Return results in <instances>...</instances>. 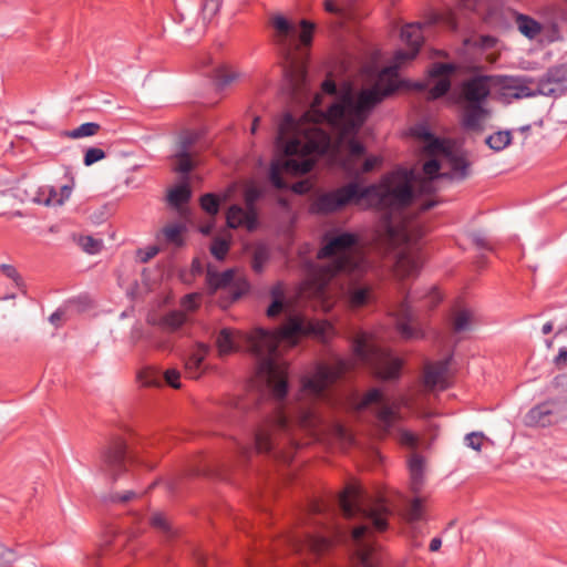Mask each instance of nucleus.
Segmentation results:
<instances>
[{
    "label": "nucleus",
    "mask_w": 567,
    "mask_h": 567,
    "mask_svg": "<svg viewBox=\"0 0 567 567\" xmlns=\"http://www.w3.org/2000/svg\"><path fill=\"white\" fill-rule=\"evenodd\" d=\"M333 327L324 320L308 321L300 316H291L276 330L256 328L250 333L224 328L217 336V347L221 355L247 350L257 363L258 377L266 382L277 403L274 414L267 417L255 431L254 449L258 453H272L288 463L293 457L300 442L297 433L307 432L319 437L323 420L313 402H324L329 398V386L352 370L357 362L369 365L374 373L385 380L400 375L402 360L379 344L372 333L360 331L352 341L353 359L338 358L332 364H321L305 377L301 383L299 402L296 406H282L281 400L288 392L287 365L278 361V347L285 343L292 347L298 339L312 336L327 340Z\"/></svg>",
    "instance_id": "1"
},
{
    "label": "nucleus",
    "mask_w": 567,
    "mask_h": 567,
    "mask_svg": "<svg viewBox=\"0 0 567 567\" xmlns=\"http://www.w3.org/2000/svg\"><path fill=\"white\" fill-rule=\"evenodd\" d=\"M379 89H363L355 96L347 93L326 112L318 109L321 96L316 94L311 109L300 121L286 114L276 138V147L282 157L271 163V184L278 189L288 188L282 174L297 176L309 173L318 155L338 152L342 147L349 153L344 161L347 172L360 175L373 171L381 163L378 156L365 158L361 168H355L354 161L364 154V146L355 136L375 105L391 95L394 87L392 85L383 92Z\"/></svg>",
    "instance_id": "2"
},
{
    "label": "nucleus",
    "mask_w": 567,
    "mask_h": 567,
    "mask_svg": "<svg viewBox=\"0 0 567 567\" xmlns=\"http://www.w3.org/2000/svg\"><path fill=\"white\" fill-rule=\"evenodd\" d=\"M413 172L395 169L382 177L379 184L362 186L350 182L341 187L326 192L317 197L313 209L321 214H331L348 205L367 200L388 216V244L395 257L394 270L401 278L419 274L424 262L420 239L424 236L423 227L411 220L395 221L393 215H401L413 200Z\"/></svg>",
    "instance_id": "3"
},
{
    "label": "nucleus",
    "mask_w": 567,
    "mask_h": 567,
    "mask_svg": "<svg viewBox=\"0 0 567 567\" xmlns=\"http://www.w3.org/2000/svg\"><path fill=\"white\" fill-rule=\"evenodd\" d=\"M338 503L346 518L358 516L363 520L351 534L357 567H381L382 557L373 532H383L388 528L391 511L385 499L378 498L369 505H363L360 491L349 486L339 496Z\"/></svg>",
    "instance_id": "4"
},
{
    "label": "nucleus",
    "mask_w": 567,
    "mask_h": 567,
    "mask_svg": "<svg viewBox=\"0 0 567 567\" xmlns=\"http://www.w3.org/2000/svg\"><path fill=\"white\" fill-rule=\"evenodd\" d=\"M357 246L358 236L352 233L324 236V244L317 254L318 259H327L320 269L323 284L343 272L357 271L365 265Z\"/></svg>",
    "instance_id": "5"
},
{
    "label": "nucleus",
    "mask_w": 567,
    "mask_h": 567,
    "mask_svg": "<svg viewBox=\"0 0 567 567\" xmlns=\"http://www.w3.org/2000/svg\"><path fill=\"white\" fill-rule=\"evenodd\" d=\"M494 75L477 74L461 82L457 104L462 106L461 123L467 131L481 132L484 122L489 117L485 103L495 86Z\"/></svg>",
    "instance_id": "6"
},
{
    "label": "nucleus",
    "mask_w": 567,
    "mask_h": 567,
    "mask_svg": "<svg viewBox=\"0 0 567 567\" xmlns=\"http://www.w3.org/2000/svg\"><path fill=\"white\" fill-rule=\"evenodd\" d=\"M372 405L375 424L384 436L392 434L395 423L401 421V409H411L413 401L408 394H401L396 399L385 396L379 389H371L357 404V410H364Z\"/></svg>",
    "instance_id": "7"
},
{
    "label": "nucleus",
    "mask_w": 567,
    "mask_h": 567,
    "mask_svg": "<svg viewBox=\"0 0 567 567\" xmlns=\"http://www.w3.org/2000/svg\"><path fill=\"white\" fill-rule=\"evenodd\" d=\"M402 40L409 45V51L399 50L394 55V65L384 69L377 83L372 87H380V92L393 85V92L399 87L398 69L406 61L413 60L422 43L423 33L420 23H410L402 28L401 31Z\"/></svg>",
    "instance_id": "8"
},
{
    "label": "nucleus",
    "mask_w": 567,
    "mask_h": 567,
    "mask_svg": "<svg viewBox=\"0 0 567 567\" xmlns=\"http://www.w3.org/2000/svg\"><path fill=\"white\" fill-rule=\"evenodd\" d=\"M132 460L127 454V445L121 437L113 439L101 452V471L115 481L127 471V464Z\"/></svg>",
    "instance_id": "9"
},
{
    "label": "nucleus",
    "mask_w": 567,
    "mask_h": 567,
    "mask_svg": "<svg viewBox=\"0 0 567 567\" xmlns=\"http://www.w3.org/2000/svg\"><path fill=\"white\" fill-rule=\"evenodd\" d=\"M364 271L365 265L360 267L357 271L340 275L347 277L343 295L349 307L353 309L367 306L374 300L372 285L362 280Z\"/></svg>",
    "instance_id": "10"
},
{
    "label": "nucleus",
    "mask_w": 567,
    "mask_h": 567,
    "mask_svg": "<svg viewBox=\"0 0 567 567\" xmlns=\"http://www.w3.org/2000/svg\"><path fill=\"white\" fill-rule=\"evenodd\" d=\"M495 86L499 89L504 97L526 99L540 95L537 80L527 76H496Z\"/></svg>",
    "instance_id": "11"
},
{
    "label": "nucleus",
    "mask_w": 567,
    "mask_h": 567,
    "mask_svg": "<svg viewBox=\"0 0 567 567\" xmlns=\"http://www.w3.org/2000/svg\"><path fill=\"white\" fill-rule=\"evenodd\" d=\"M331 540L324 536L305 533L290 539V546L303 559L316 560L331 548Z\"/></svg>",
    "instance_id": "12"
},
{
    "label": "nucleus",
    "mask_w": 567,
    "mask_h": 567,
    "mask_svg": "<svg viewBox=\"0 0 567 567\" xmlns=\"http://www.w3.org/2000/svg\"><path fill=\"white\" fill-rule=\"evenodd\" d=\"M567 415V406L564 402L547 401L533 408L527 419L530 424L547 426L556 423Z\"/></svg>",
    "instance_id": "13"
},
{
    "label": "nucleus",
    "mask_w": 567,
    "mask_h": 567,
    "mask_svg": "<svg viewBox=\"0 0 567 567\" xmlns=\"http://www.w3.org/2000/svg\"><path fill=\"white\" fill-rule=\"evenodd\" d=\"M540 95L558 96L567 89V65L560 64L550 68L545 76L537 81Z\"/></svg>",
    "instance_id": "14"
},
{
    "label": "nucleus",
    "mask_w": 567,
    "mask_h": 567,
    "mask_svg": "<svg viewBox=\"0 0 567 567\" xmlns=\"http://www.w3.org/2000/svg\"><path fill=\"white\" fill-rule=\"evenodd\" d=\"M411 300L412 297L408 296L400 305L396 312V327L404 339H419L423 337V333L420 328L413 324L414 316L410 306Z\"/></svg>",
    "instance_id": "15"
},
{
    "label": "nucleus",
    "mask_w": 567,
    "mask_h": 567,
    "mask_svg": "<svg viewBox=\"0 0 567 567\" xmlns=\"http://www.w3.org/2000/svg\"><path fill=\"white\" fill-rule=\"evenodd\" d=\"M450 359L429 363L425 365L423 382L426 389L444 390L449 386L447 371Z\"/></svg>",
    "instance_id": "16"
},
{
    "label": "nucleus",
    "mask_w": 567,
    "mask_h": 567,
    "mask_svg": "<svg viewBox=\"0 0 567 567\" xmlns=\"http://www.w3.org/2000/svg\"><path fill=\"white\" fill-rule=\"evenodd\" d=\"M455 71V66L450 63H435L430 70L431 78H440L439 81L430 89L429 97L436 100L445 95L450 87L451 81L447 78L449 74Z\"/></svg>",
    "instance_id": "17"
},
{
    "label": "nucleus",
    "mask_w": 567,
    "mask_h": 567,
    "mask_svg": "<svg viewBox=\"0 0 567 567\" xmlns=\"http://www.w3.org/2000/svg\"><path fill=\"white\" fill-rule=\"evenodd\" d=\"M285 74L289 81L293 97L297 99L307 91V70L302 62L291 60L285 69Z\"/></svg>",
    "instance_id": "18"
},
{
    "label": "nucleus",
    "mask_w": 567,
    "mask_h": 567,
    "mask_svg": "<svg viewBox=\"0 0 567 567\" xmlns=\"http://www.w3.org/2000/svg\"><path fill=\"white\" fill-rule=\"evenodd\" d=\"M227 225L230 228H237L244 226L249 230H252L257 225V212L248 210L238 205L229 207L226 214Z\"/></svg>",
    "instance_id": "19"
},
{
    "label": "nucleus",
    "mask_w": 567,
    "mask_h": 567,
    "mask_svg": "<svg viewBox=\"0 0 567 567\" xmlns=\"http://www.w3.org/2000/svg\"><path fill=\"white\" fill-rule=\"evenodd\" d=\"M208 352V348L204 344L197 346V348L187 357L185 360V373L189 379H198L205 368L204 360Z\"/></svg>",
    "instance_id": "20"
},
{
    "label": "nucleus",
    "mask_w": 567,
    "mask_h": 567,
    "mask_svg": "<svg viewBox=\"0 0 567 567\" xmlns=\"http://www.w3.org/2000/svg\"><path fill=\"white\" fill-rule=\"evenodd\" d=\"M408 465L411 491L417 494L421 492L424 484L425 460L419 454H412Z\"/></svg>",
    "instance_id": "21"
},
{
    "label": "nucleus",
    "mask_w": 567,
    "mask_h": 567,
    "mask_svg": "<svg viewBox=\"0 0 567 567\" xmlns=\"http://www.w3.org/2000/svg\"><path fill=\"white\" fill-rule=\"evenodd\" d=\"M446 163L450 169L442 173V176L450 179L463 181L470 175V163L465 157L447 153Z\"/></svg>",
    "instance_id": "22"
},
{
    "label": "nucleus",
    "mask_w": 567,
    "mask_h": 567,
    "mask_svg": "<svg viewBox=\"0 0 567 567\" xmlns=\"http://www.w3.org/2000/svg\"><path fill=\"white\" fill-rule=\"evenodd\" d=\"M233 281H235V270L227 269L223 272H218L214 270L212 266L207 267L206 282L210 292L229 288Z\"/></svg>",
    "instance_id": "23"
},
{
    "label": "nucleus",
    "mask_w": 567,
    "mask_h": 567,
    "mask_svg": "<svg viewBox=\"0 0 567 567\" xmlns=\"http://www.w3.org/2000/svg\"><path fill=\"white\" fill-rule=\"evenodd\" d=\"M440 163L436 159H429L423 164V173L425 175L419 183V190L421 193L430 194L434 190V179L443 177L440 171Z\"/></svg>",
    "instance_id": "24"
},
{
    "label": "nucleus",
    "mask_w": 567,
    "mask_h": 567,
    "mask_svg": "<svg viewBox=\"0 0 567 567\" xmlns=\"http://www.w3.org/2000/svg\"><path fill=\"white\" fill-rule=\"evenodd\" d=\"M271 303L267 309V316L275 318L280 315L286 306V287L284 282L279 281L270 289Z\"/></svg>",
    "instance_id": "25"
},
{
    "label": "nucleus",
    "mask_w": 567,
    "mask_h": 567,
    "mask_svg": "<svg viewBox=\"0 0 567 567\" xmlns=\"http://www.w3.org/2000/svg\"><path fill=\"white\" fill-rule=\"evenodd\" d=\"M474 321V312L471 309L462 308L453 313L451 327L454 332L460 333L470 330Z\"/></svg>",
    "instance_id": "26"
},
{
    "label": "nucleus",
    "mask_w": 567,
    "mask_h": 567,
    "mask_svg": "<svg viewBox=\"0 0 567 567\" xmlns=\"http://www.w3.org/2000/svg\"><path fill=\"white\" fill-rule=\"evenodd\" d=\"M187 321V316L182 310H173L164 315L159 320L163 330L175 332L179 330Z\"/></svg>",
    "instance_id": "27"
},
{
    "label": "nucleus",
    "mask_w": 567,
    "mask_h": 567,
    "mask_svg": "<svg viewBox=\"0 0 567 567\" xmlns=\"http://www.w3.org/2000/svg\"><path fill=\"white\" fill-rule=\"evenodd\" d=\"M272 25L278 32V43L282 47H287V50L289 51L288 39L289 37L295 35V27L281 16H277L272 19Z\"/></svg>",
    "instance_id": "28"
},
{
    "label": "nucleus",
    "mask_w": 567,
    "mask_h": 567,
    "mask_svg": "<svg viewBox=\"0 0 567 567\" xmlns=\"http://www.w3.org/2000/svg\"><path fill=\"white\" fill-rule=\"evenodd\" d=\"M516 23L520 33L528 39H535L542 32V25L530 17L518 14Z\"/></svg>",
    "instance_id": "29"
},
{
    "label": "nucleus",
    "mask_w": 567,
    "mask_h": 567,
    "mask_svg": "<svg viewBox=\"0 0 567 567\" xmlns=\"http://www.w3.org/2000/svg\"><path fill=\"white\" fill-rule=\"evenodd\" d=\"M100 130H101L100 124L94 123V122H87V123L80 125L79 127H76L74 130L62 132L61 136L72 138V140H79V138H83V137L93 136V135L97 134Z\"/></svg>",
    "instance_id": "30"
},
{
    "label": "nucleus",
    "mask_w": 567,
    "mask_h": 567,
    "mask_svg": "<svg viewBox=\"0 0 567 567\" xmlns=\"http://www.w3.org/2000/svg\"><path fill=\"white\" fill-rule=\"evenodd\" d=\"M404 517L409 523H415L424 519L423 498L414 497L404 508Z\"/></svg>",
    "instance_id": "31"
},
{
    "label": "nucleus",
    "mask_w": 567,
    "mask_h": 567,
    "mask_svg": "<svg viewBox=\"0 0 567 567\" xmlns=\"http://www.w3.org/2000/svg\"><path fill=\"white\" fill-rule=\"evenodd\" d=\"M138 381L144 386H161L163 383L161 372L155 368H144L137 374Z\"/></svg>",
    "instance_id": "32"
},
{
    "label": "nucleus",
    "mask_w": 567,
    "mask_h": 567,
    "mask_svg": "<svg viewBox=\"0 0 567 567\" xmlns=\"http://www.w3.org/2000/svg\"><path fill=\"white\" fill-rule=\"evenodd\" d=\"M512 135L509 131H499L486 138V144L494 151H503L511 144Z\"/></svg>",
    "instance_id": "33"
},
{
    "label": "nucleus",
    "mask_w": 567,
    "mask_h": 567,
    "mask_svg": "<svg viewBox=\"0 0 567 567\" xmlns=\"http://www.w3.org/2000/svg\"><path fill=\"white\" fill-rule=\"evenodd\" d=\"M190 188L187 184H183L176 186L168 193V202L171 205L175 207H179L181 205L187 203L190 198Z\"/></svg>",
    "instance_id": "34"
},
{
    "label": "nucleus",
    "mask_w": 567,
    "mask_h": 567,
    "mask_svg": "<svg viewBox=\"0 0 567 567\" xmlns=\"http://www.w3.org/2000/svg\"><path fill=\"white\" fill-rule=\"evenodd\" d=\"M174 158L176 162L174 169L178 173L188 174L195 166L193 153L176 152Z\"/></svg>",
    "instance_id": "35"
},
{
    "label": "nucleus",
    "mask_w": 567,
    "mask_h": 567,
    "mask_svg": "<svg viewBox=\"0 0 567 567\" xmlns=\"http://www.w3.org/2000/svg\"><path fill=\"white\" fill-rule=\"evenodd\" d=\"M162 231L167 243L175 246H181L183 244L182 234L184 231V226L179 224H172L164 227Z\"/></svg>",
    "instance_id": "36"
},
{
    "label": "nucleus",
    "mask_w": 567,
    "mask_h": 567,
    "mask_svg": "<svg viewBox=\"0 0 567 567\" xmlns=\"http://www.w3.org/2000/svg\"><path fill=\"white\" fill-rule=\"evenodd\" d=\"M150 524L153 528L165 534L166 536L173 535L171 524L163 513L157 512L152 514V516L150 517Z\"/></svg>",
    "instance_id": "37"
},
{
    "label": "nucleus",
    "mask_w": 567,
    "mask_h": 567,
    "mask_svg": "<svg viewBox=\"0 0 567 567\" xmlns=\"http://www.w3.org/2000/svg\"><path fill=\"white\" fill-rule=\"evenodd\" d=\"M269 259V251L265 246H258L252 255L251 268L255 272L260 274Z\"/></svg>",
    "instance_id": "38"
},
{
    "label": "nucleus",
    "mask_w": 567,
    "mask_h": 567,
    "mask_svg": "<svg viewBox=\"0 0 567 567\" xmlns=\"http://www.w3.org/2000/svg\"><path fill=\"white\" fill-rule=\"evenodd\" d=\"M198 140V134L195 132L183 133L177 142L176 152L193 153L192 148Z\"/></svg>",
    "instance_id": "39"
},
{
    "label": "nucleus",
    "mask_w": 567,
    "mask_h": 567,
    "mask_svg": "<svg viewBox=\"0 0 567 567\" xmlns=\"http://www.w3.org/2000/svg\"><path fill=\"white\" fill-rule=\"evenodd\" d=\"M220 200L214 194H205L200 197V207L210 216H215L219 210Z\"/></svg>",
    "instance_id": "40"
},
{
    "label": "nucleus",
    "mask_w": 567,
    "mask_h": 567,
    "mask_svg": "<svg viewBox=\"0 0 567 567\" xmlns=\"http://www.w3.org/2000/svg\"><path fill=\"white\" fill-rule=\"evenodd\" d=\"M238 78L237 72L231 71L225 66L218 68L215 71V79L217 82L218 87L223 89L226 85L230 84L233 81H235Z\"/></svg>",
    "instance_id": "41"
},
{
    "label": "nucleus",
    "mask_w": 567,
    "mask_h": 567,
    "mask_svg": "<svg viewBox=\"0 0 567 567\" xmlns=\"http://www.w3.org/2000/svg\"><path fill=\"white\" fill-rule=\"evenodd\" d=\"M0 271L8 279L12 280L17 288L22 289L24 287L22 277L20 276L19 271L17 270V268L14 266L8 265V264H1L0 265Z\"/></svg>",
    "instance_id": "42"
},
{
    "label": "nucleus",
    "mask_w": 567,
    "mask_h": 567,
    "mask_svg": "<svg viewBox=\"0 0 567 567\" xmlns=\"http://www.w3.org/2000/svg\"><path fill=\"white\" fill-rule=\"evenodd\" d=\"M229 250V243L221 238H215L210 246V252L217 260H223Z\"/></svg>",
    "instance_id": "43"
},
{
    "label": "nucleus",
    "mask_w": 567,
    "mask_h": 567,
    "mask_svg": "<svg viewBox=\"0 0 567 567\" xmlns=\"http://www.w3.org/2000/svg\"><path fill=\"white\" fill-rule=\"evenodd\" d=\"M398 440L402 445L411 449H415L419 443V437L414 433L404 429L398 430Z\"/></svg>",
    "instance_id": "44"
},
{
    "label": "nucleus",
    "mask_w": 567,
    "mask_h": 567,
    "mask_svg": "<svg viewBox=\"0 0 567 567\" xmlns=\"http://www.w3.org/2000/svg\"><path fill=\"white\" fill-rule=\"evenodd\" d=\"M261 192L259 188L251 186L248 187L245 192V204L248 210H256V202L260 198Z\"/></svg>",
    "instance_id": "45"
},
{
    "label": "nucleus",
    "mask_w": 567,
    "mask_h": 567,
    "mask_svg": "<svg viewBox=\"0 0 567 567\" xmlns=\"http://www.w3.org/2000/svg\"><path fill=\"white\" fill-rule=\"evenodd\" d=\"M301 32L299 34V40L303 45H310L312 41V33L315 30V24L309 22L308 20L300 21Z\"/></svg>",
    "instance_id": "46"
},
{
    "label": "nucleus",
    "mask_w": 567,
    "mask_h": 567,
    "mask_svg": "<svg viewBox=\"0 0 567 567\" xmlns=\"http://www.w3.org/2000/svg\"><path fill=\"white\" fill-rule=\"evenodd\" d=\"M104 157H105V152L102 148L90 147L86 150V152L84 154L83 162H84L85 166H91L94 163L103 159Z\"/></svg>",
    "instance_id": "47"
},
{
    "label": "nucleus",
    "mask_w": 567,
    "mask_h": 567,
    "mask_svg": "<svg viewBox=\"0 0 567 567\" xmlns=\"http://www.w3.org/2000/svg\"><path fill=\"white\" fill-rule=\"evenodd\" d=\"M17 560L16 553L0 545V567H7Z\"/></svg>",
    "instance_id": "48"
},
{
    "label": "nucleus",
    "mask_w": 567,
    "mask_h": 567,
    "mask_svg": "<svg viewBox=\"0 0 567 567\" xmlns=\"http://www.w3.org/2000/svg\"><path fill=\"white\" fill-rule=\"evenodd\" d=\"M164 380L165 382L174 388V389H179L181 388V382H179V378H181V373L178 370L176 369H168L164 372Z\"/></svg>",
    "instance_id": "49"
},
{
    "label": "nucleus",
    "mask_w": 567,
    "mask_h": 567,
    "mask_svg": "<svg viewBox=\"0 0 567 567\" xmlns=\"http://www.w3.org/2000/svg\"><path fill=\"white\" fill-rule=\"evenodd\" d=\"M484 435L482 433L472 432L465 436L466 445L475 451H481Z\"/></svg>",
    "instance_id": "50"
},
{
    "label": "nucleus",
    "mask_w": 567,
    "mask_h": 567,
    "mask_svg": "<svg viewBox=\"0 0 567 567\" xmlns=\"http://www.w3.org/2000/svg\"><path fill=\"white\" fill-rule=\"evenodd\" d=\"M442 300V296L436 288H432L426 296H424L425 306L434 308Z\"/></svg>",
    "instance_id": "51"
},
{
    "label": "nucleus",
    "mask_w": 567,
    "mask_h": 567,
    "mask_svg": "<svg viewBox=\"0 0 567 567\" xmlns=\"http://www.w3.org/2000/svg\"><path fill=\"white\" fill-rule=\"evenodd\" d=\"M198 298L197 293H190L185 296L182 299V307L187 311H193L198 307Z\"/></svg>",
    "instance_id": "52"
},
{
    "label": "nucleus",
    "mask_w": 567,
    "mask_h": 567,
    "mask_svg": "<svg viewBox=\"0 0 567 567\" xmlns=\"http://www.w3.org/2000/svg\"><path fill=\"white\" fill-rule=\"evenodd\" d=\"M82 246L85 251L90 254H95L100 250L101 243L87 236L82 239Z\"/></svg>",
    "instance_id": "53"
},
{
    "label": "nucleus",
    "mask_w": 567,
    "mask_h": 567,
    "mask_svg": "<svg viewBox=\"0 0 567 567\" xmlns=\"http://www.w3.org/2000/svg\"><path fill=\"white\" fill-rule=\"evenodd\" d=\"M158 254L156 246L147 247L146 249H140L137 257L142 262H147Z\"/></svg>",
    "instance_id": "54"
},
{
    "label": "nucleus",
    "mask_w": 567,
    "mask_h": 567,
    "mask_svg": "<svg viewBox=\"0 0 567 567\" xmlns=\"http://www.w3.org/2000/svg\"><path fill=\"white\" fill-rule=\"evenodd\" d=\"M333 431H334V434L336 436L344 442V443H348V444H351L352 443V436L351 434L348 432V430L342 426L341 424H334L333 425Z\"/></svg>",
    "instance_id": "55"
},
{
    "label": "nucleus",
    "mask_w": 567,
    "mask_h": 567,
    "mask_svg": "<svg viewBox=\"0 0 567 567\" xmlns=\"http://www.w3.org/2000/svg\"><path fill=\"white\" fill-rule=\"evenodd\" d=\"M219 0H207L203 6L205 17H214L219 10Z\"/></svg>",
    "instance_id": "56"
},
{
    "label": "nucleus",
    "mask_w": 567,
    "mask_h": 567,
    "mask_svg": "<svg viewBox=\"0 0 567 567\" xmlns=\"http://www.w3.org/2000/svg\"><path fill=\"white\" fill-rule=\"evenodd\" d=\"M430 138H431V142L427 146L429 151L431 153H444L445 155L447 154L446 150H445V146H444V143L439 140V138H434L432 137V135H427Z\"/></svg>",
    "instance_id": "57"
},
{
    "label": "nucleus",
    "mask_w": 567,
    "mask_h": 567,
    "mask_svg": "<svg viewBox=\"0 0 567 567\" xmlns=\"http://www.w3.org/2000/svg\"><path fill=\"white\" fill-rule=\"evenodd\" d=\"M311 183L309 181H300L292 184L291 189L296 194H307L311 189Z\"/></svg>",
    "instance_id": "58"
},
{
    "label": "nucleus",
    "mask_w": 567,
    "mask_h": 567,
    "mask_svg": "<svg viewBox=\"0 0 567 567\" xmlns=\"http://www.w3.org/2000/svg\"><path fill=\"white\" fill-rule=\"evenodd\" d=\"M137 496V493L134 491H127L123 494H115L111 497L112 502H118V503H127L135 498Z\"/></svg>",
    "instance_id": "59"
},
{
    "label": "nucleus",
    "mask_w": 567,
    "mask_h": 567,
    "mask_svg": "<svg viewBox=\"0 0 567 567\" xmlns=\"http://www.w3.org/2000/svg\"><path fill=\"white\" fill-rule=\"evenodd\" d=\"M227 406L229 409H236V410H239V411H244L246 410V402L244 399H240V398H229L226 402Z\"/></svg>",
    "instance_id": "60"
},
{
    "label": "nucleus",
    "mask_w": 567,
    "mask_h": 567,
    "mask_svg": "<svg viewBox=\"0 0 567 567\" xmlns=\"http://www.w3.org/2000/svg\"><path fill=\"white\" fill-rule=\"evenodd\" d=\"M554 362L558 369H564L567 365V349L561 348L554 359Z\"/></svg>",
    "instance_id": "61"
},
{
    "label": "nucleus",
    "mask_w": 567,
    "mask_h": 567,
    "mask_svg": "<svg viewBox=\"0 0 567 567\" xmlns=\"http://www.w3.org/2000/svg\"><path fill=\"white\" fill-rule=\"evenodd\" d=\"M72 187L64 185L59 190V199H52L55 203L63 204L71 195Z\"/></svg>",
    "instance_id": "62"
},
{
    "label": "nucleus",
    "mask_w": 567,
    "mask_h": 567,
    "mask_svg": "<svg viewBox=\"0 0 567 567\" xmlns=\"http://www.w3.org/2000/svg\"><path fill=\"white\" fill-rule=\"evenodd\" d=\"M59 190L54 189V188H50L49 189V195L47 197V199L44 200V204L47 206H61L62 204H59V203H55L53 202L52 199H59Z\"/></svg>",
    "instance_id": "63"
},
{
    "label": "nucleus",
    "mask_w": 567,
    "mask_h": 567,
    "mask_svg": "<svg viewBox=\"0 0 567 567\" xmlns=\"http://www.w3.org/2000/svg\"><path fill=\"white\" fill-rule=\"evenodd\" d=\"M322 91L328 94H336L337 92V85L332 80L327 79L322 82Z\"/></svg>",
    "instance_id": "64"
}]
</instances>
